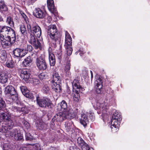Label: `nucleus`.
Instances as JSON below:
<instances>
[{
  "label": "nucleus",
  "instance_id": "f257e3e1",
  "mask_svg": "<svg viewBox=\"0 0 150 150\" xmlns=\"http://www.w3.org/2000/svg\"><path fill=\"white\" fill-rule=\"evenodd\" d=\"M47 32L52 39V46L54 48H55L57 46L59 47V50H58L57 53L58 55V58L60 59L61 58L62 52V44H60V34H59L57 32L56 25H50L48 27Z\"/></svg>",
  "mask_w": 150,
  "mask_h": 150
},
{
  "label": "nucleus",
  "instance_id": "f03ea898",
  "mask_svg": "<svg viewBox=\"0 0 150 150\" xmlns=\"http://www.w3.org/2000/svg\"><path fill=\"white\" fill-rule=\"evenodd\" d=\"M27 29L28 33L30 34L29 42L35 48L41 49V44L39 40L36 37L40 38V36L42 31L40 27L36 24L31 27L30 24L27 25Z\"/></svg>",
  "mask_w": 150,
  "mask_h": 150
},
{
  "label": "nucleus",
  "instance_id": "7ed1b4c3",
  "mask_svg": "<svg viewBox=\"0 0 150 150\" xmlns=\"http://www.w3.org/2000/svg\"><path fill=\"white\" fill-rule=\"evenodd\" d=\"M107 103H96V106H94V107L95 110H99V112L98 111V114H100L102 113L103 114H107V111L108 110V106L112 105L113 103L115 102L113 99L111 97L110 98H107Z\"/></svg>",
  "mask_w": 150,
  "mask_h": 150
},
{
  "label": "nucleus",
  "instance_id": "20e7f679",
  "mask_svg": "<svg viewBox=\"0 0 150 150\" xmlns=\"http://www.w3.org/2000/svg\"><path fill=\"white\" fill-rule=\"evenodd\" d=\"M51 82L52 83V86L53 89L57 92H60L61 91L60 85L61 83V79L58 73L54 72L52 75Z\"/></svg>",
  "mask_w": 150,
  "mask_h": 150
},
{
  "label": "nucleus",
  "instance_id": "39448f33",
  "mask_svg": "<svg viewBox=\"0 0 150 150\" xmlns=\"http://www.w3.org/2000/svg\"><path fill=\"white\" fill-rule=\"evenodd\" d=\"M1 42L3 47L8 48L11 45L13 44L16 40V36L11 37L9 36H0Z\"/></svg>",
  "mask_w": 150,
  "mask_h": 150
},
{
  "label": "nucleus",
  "instance_id": "423d86ee",
  "mask_svg": "<svg viewBox=\"0 0 150 150\" xmlns=\"http://www.w3.org/2000/svg\"><path fill=\"white\" fill-rule=\"evenodd\" d=\"M73 91L74 93L73 96L74 100L78 101L80 98V89L81 88L79 83L78 80L74 79L72 82Z\"/></svg>",
  "mask_w": 150,
  "mask_h": 150
},
{
  "label": "nucleus",
  "instance_id": "0eeeda50",
  "mask_svg": "<svg viewBox=\"0 0 150 150\" xmlns=\"http://www.w3.org/2000/svg\"><path fill=\"white\" fill-rule=\"evenodd\" d=\"M65 48L66 50L68 56H70L72 53V46L71 38L68 33L65 32Z\"/></svg>",
  "mask_w": 150,
  "mask_h": 150
},
{
  "label": "nucleus",
  "instance_id": "6e6552de",
  "mask_svg": "<svg viewBox=\"0 0 150 150\" xmlns=\"http://www.w3.org/2000/svg\"><path fill=\"white\" fill-rule=\"evenodd\" d=\"M36 102L39 106L43 108H51L52 103L51 101L47 98H40L37 97Z\"/></svg>",
  "mask_w": 150,
  "mask_h": 150
},
{
  "label": "nucleus",
  "instance_id": "1a4fd4ad",
  "mask_svg": "<svg viewBox=\"0 0 150 150\" xmlns=\"http://www.w3.org/2000/svg\"><path fill=\"white\" fill-rule=\"evenodd\" d=\"M36 64L38 68L40 70H44L47 68V64L45 62V56L41 54L37 58Z\"/></svg>",
  "mask_w": 150,
  "mask_h": 150
},
{
  "label": "nucleus",
  "instance_id": "9d476101",
  "mask_svg": "<svg viewBox=\"0 0 150 150\" xmlns=\"http://www.w3.org/2000/svg\"><path fill=\"white\" fill-rule=\"evenodd\" d=\"M9 36L11 37H15L16 35L14 30L11 28L7 26H3L0 31V36Z\"/></svg>",
  "mask_w": 150,
  "mask_h": 150
},
{
  "label": "nucleus",
  "instance_id": "9b49d317",
  "mask_svg": "<svg viewBox=\"0 0 150 150\" xmlns=\"http://www.w3.org/2000/svg\"><path fill=\"white\" fill-rule=\"evenodd\" d=\"M4 92L6 94H9L11 96H14V98H12L13 100H17L18 99V95L16 91L15 88L12 86L8 85L5 88Z\"/></svg>",
  "mask_w": 150,
  "mask_h": 150
},
{
  "label": "nucleus",
  "instance_id": "f8f14e48",
  "mask_svg": "<svg viewBox=\"0 0 150 150\" xmlns=\"http://www.w3.org/2000/svg\"><path fill=\"white\" fill-rule=\"evenodd\" d=\"M122 120V116L119 113L116 111L114 112L112 116L111 122V125L119 126L120 121Z\"/></svg>",
  "mask_w": 150,
  "mask_h": 150
},
{
  "label": "nucleus",
  "instance_id": "ddd939ff",
  "mask_svg": "<svg viewBox=\"0 0 150 150\" xmlns=\"http://www.w3.org/2000/svg\"><path fill=\"white\" fill-rule=\"evenodd\" d=\"M47 5L49 10L55 17L58 16L57 11L55 8L53 0H47Z\"/></svg>",
  "mask_w": 150,
  "mask_h": 150
},
{
  "label": "nucleus",
  "instance_id": "4468645a",
  "mask_svg": "<svg viewBox=\"0 0 150 150\" xmlns=\"http://www.w3.org/2000/svg\"><path fill=\"white\" fill-rule=\"evenodd\" d=\"M19 150H41L39 144H29L26 146L21 147Z\"/></svg>",
  "mask_w": 150,
  "mask_h": 150
},
{
  "label": "nucleus",
  "instance_id": "2eb2a0df",
  "mask_svg": "<svg viewBox=\"0 0 150 150\" xmlns=\"http://www.w3.org/2000/svg\"><path fill=\"white\" fill-rule=\"evenodd\" d=\"M102 83L103 82L101 78L100 77H97L94 83L95 85V88L96 89V92L98 94H100L101 92V89L103 87Z\"/></svg>",
  "mask_w": 150,
  "mask_h": 150
},
{
  "label": "nucleus",
  "instance_id": "dca6fc26",
  "mask_svg": "<svg viewBox=\"0 0 150 150\" xmlns=\"http://www.w3.org/2000/svg\"><path fill=\"white\" fill-rule=\"evenodd\" d=\"M13 54L16 57L21 58L25 55L26 53L23 49L16 48L13 50Z\"/></svg>",
  "mask_w": 150,
  "mask_h": 150
},
{
  "label": "nucleus",
  "instance_id": "f3484780",
  "mask_svg": "<svg viewBox=\"0 0 150 150\" xmlns=\"http://www.w3.org/2000/svg\"><path fill=\"white\" fill-rule=\"evenodd\" d=\"M33 15L37 18H43L46 16V13L45 11L38 8L35 9L33 13Z\"/></svg>",
  "mask_w": 150,
  "mask_h": 150
},
{
  "label": "nucleus",
  "instance_id": "a211bd4d",
  "mask_svg": "<svg viewBox=\"0 0 150 150\" xmlns=\"http://www.w3.org/2000/svg\"><path fill=\"white\" fill-rule=\"evenodd\" d=\"M21 78L26 82H28L30 75V72L28 70H21L20 74Z\"/></svg>",
  "mask_w": 150,
  "mask_h": 150
},
{
  "label": "nucleus",
  "instance_id": "6ab92c4d",
  "mask_svg": "<svg viewBox=\"0 0 150 150\" xmlns=\"http://www.w3.org/2000/svg\"><path fill=\"white\" fill-rule=\"evenodd\" d=\"M20 89L23 95L28 98H32L33 97V94L26 87L23 86L20 87Z\"/></svg>",
  "mask_w": 150,
  "mask_h": 150
},
{
  "label": "nucleus",
  "instance_id": "aec40b11",
  "mask_svg": "<svg viewBox=\"0 0 150 150\" xmlns=\"http://www.w3.org/2000/svg\"><path fill=\"white\" fill-rule=\"evenodd\" d=\"M5 121L6 122V125L7 126H5L4 128L5 130H7L8 131V129H10L12 128L14 126V122L13 119L12 117H11L8 120H7Z\"/></svg>",
  "mask_w": 150,
  "mask_h": 150
},
{
  "label": "nucleus",
  "instance_id": "412c9836",
  "mask_svg": "<svg viewBox=\"0 0 150 150\" xmlns=\"http://www.w3.org/2000/svg\"><path fill=\"white\" fill-rule=\"evenodd\" d=\"M33 61L32 58L30 56L25 58L22 63V65L24 67L30 66Z\"/></svg>",
  "mask_w": 150,
  "mask_h": 150
},
{
  "label": "nucleus",
  "instance_id": "4be33fe9",
  "mask_svg": "<svg viewBox=\"0 0 150 150\" xmlns=\"http://www.w3.org/2000/svg\"><path fill=\"white\" fill-rule=\"evenodd\" d=\"M66 118L65 115L64 113H59L55 115L53 118V120H56L57 121H62Z\"/></svg>",
  "mask_w": 150,
  "mask_h": 150
},
{
  "label": "nucleus",
  "instance_id": "5701e85b",
  "mask_svg": "<svg viewBox=\"0 0 150 150\" xmlns=\"http://www.w3.org/2000/svg\"><path fill=\"white\" fill-rule=\"evenodd\" d=\"M80 123L84 127L86 126L88 122V120L86 115L83 114L81 115V117L80 119Z\"/></svg>",
  "mask_w": 150,
  "mask_h": 150
},
{
  "label": "nucleus",
  "instance_id": "b1692460",
  "mask_svg": "<svg viewBox=\"0 0 150 150\" xmlns=\"http://www.w3.org/2000/svg\"><path fill=\"white\" fill-rule=\"evenodd\" d=\"M11 117L9 112H6V111H4L1 112L0 114V118L5 121L8 120Z\"/></svg>",
  "mask_w": 150,
  "mask_h": 150
},
{
  "label": "nucleus",
  "instance_id": "393cba45",
  "mask_svg": "<svg viewBox=\"0 0 150 150\" xmlns=\"http://www.w3.org/2000/svg\"><path fill=\"white\" fill-rule=\"evenodd\" d=\"M36 126L37 129L38 130L45 129L47 128L46 124L41 121H38L36 123Z\"/></svg>",
  "mask_w": 150,
  "mask_h": 150
},
{
  "label": "nucleus",
  "instance_id": "a878e982",
  "mask_svg": "<svg viewBox=\"0 0 150 150\" xmlns=\"http://www.w3.org/2000/svg\"><path fill=\"white\" fill-rule=\"evenodd\" d=\"M49 58L51 66H53L55 63V57L54 55L51 52L49 51Z\"/></svg>",
  "mask_w": 150,
  "mask_h": 150
},
{
  "label": "nucleus",
  "instance_id": "bb28decb",
  "mask_svg": "<svg viewBox=\"0 0 150 150\" xmlns=\"http://www.w3.org/2000/svg\"><path fill=\"white\" fill-rule=\"evenodd\" d=\"M6 22L11 27H14V24L13 18L11 17L10 16L7 17Z\"/></svg>",
  "mask_w": 150,
  "mask_h": 150
},
{
  "label": "nucleus",
  "instance_id": "cd10ccee",
  "mask_svg": "<svg viewBox=\"0 0 150 150\" xmlns=\"http://www.w3.org/2000/svg\"><path fill=\"white\" fill-rule=\"evenodd\" d=\"M7 80V76L4 74L0 73V82L3 83H5Z\"/></svg>",
  "mask_w": 150,
  "mask_h": 150
},
{
  "label": "nucleus",
  "instance_id": "c85d7f7f",
  "mask_svg": "<svg viewBox=\"0 0 150 150\" xmlns=\"http://www.w3.org/2000/svg\"><path fill=\"white\" fill-rule=\"evenodd\" d=\"M6 51L3 50H0V60L2 61H6Z\"/></svg>",
  "mask_w": 150,
  "mask_h": 150
},
{
  "label": "nucleus",
  "instance_id": "c756f323",
  "mask_svg": "<svg viewBox=\"0 0 150 150\" xmlns=\"http://www.w3.org/2000/svg\"><path fill=\"white\" fill-rule=\"evenodd\" d=\"M8 10L7 6L3 1L0 0V11H6Z\"/></svg>",
  "mask_w": 150,
  "mask_h": 150
},
{
  "label": "nucleus",
  "instance_id": "7c9ffc66",
  "mask_svg": "<svg viewBox=\"0 0 150 150\" xmlns=\"http://www.w3.org/2000/svg\"><path fill=\"white\" fill-rule=\"evenodd\" d=\"M20 31L22 35L24 36H27V32L25 25H20Z\"/></svg>",
  "mask_w": 150,
  "mask_h": 150
},
{
  "label": "nucleus",
  "instance_id": "2f4dec72",
  "mask_svg": "<svg viewBox=\"0 0 150 150\" xmlns=\"http://www.w3.org/2000/svg\"><path fill=\"white\" fill-rule=\"evenodd\" d=\"M67 106V104L65 101L64 100H62L60 104L61 110L62 111L66 110Z\"/></svg>",
  "mask_w": 150,
  "mask_h": 150
},
{
  "label": "nucleus",
  "instance_id": "473e14b6",
  "mask_svg": "<svg viewBox=\"0 0 150 150\" xmlns=\"http://www.w3.org/2000/svg\"><path fill=\"white\" fill-rule=\"evenodd\" d=\"M50 88L48 85H44L42 89V91L45 94H47L49 93Z\"/></svg>",
  "mask_w": 150,
  "mask_h": 150
},
{
  "label": "nucleus",
  "instance_id": "72a5a7b5",
  "mask_svg": "<svg viewBox=\"0 0 150 150\" xmlns=\"http://www.w3.org/2000/svg\"><path fill=\"white\" fill-rule=\"evenodd\" d=\"M77 143L81 147H84V146L86 145L83 140L80 137H78L77 139Z\"/></svg>",
  "mask_w": 150,
  "mask_h": 150
},
{
  "label": "nucleus",
  "instance_id": "f704fd0d",
  "mask_svg": "<svg viewBox=\"0 0 150 150\" xmlns=\"http://www.w3.org/2000/svg\"><path fill=\"white\" fill-rule=\"evenodd\" d=\"M72 122L71 121L66 122L65 123V127L67 131L70 130L72 128Z\"/></svg>",
  "mask_w": 150,
  "mask_h": 150
},
{
  "label": "nucleus",
  "instance_id": "c9c22d12",
  "mask_svg": "<svg viewBox=\"0 0 150 150\" xmlns=\"http://www.w3.org/2000/svg\"><path fill=\"white\" fill-rule=\"evenodd\" d=\"M15 139L17 140H22L23 137L22 134L18 132L17 131V133L14 136Z\"/></svg>",
  "mask_w": 150,
  "mask_h": 150
},
{
  "label": "nucleus",
  "instance_id": "e433bc0d",
  "mask_svg": "<svg viewBox=\"0 0 150 150\" xmlns=\"http://www.w3.org/2000/svg\"><path fill=\"white\" fill-rule=\"evenodd\" d=\"M70 68V64L69 62H67L66 63V64L65 68V70L66 71L67 73H68L69 75L70 74V73L69 71Z\"/></svg>",
  "mask_w": 150,
  "mask_h": 150
},
{
  "label": "nucleus",
  "instance_id": "4c0bfd02",
  "mask_svg": "<svg viewBox=\"0 0 150 150\" xmlns=\"http://www.w3.org/2000/svg\"><path fill=\"white\" fill-rule=\"evenodd\" d=\"M18 112H23L25 113H27L28 112V110L27 108L25 106H24L22 107H18Z\"/></svg>",
  "mask_w": 150,
  "mask_h": 150
},
{
  "label": "nucleus",
  "instance_id": "58836bf2",
  "mask_svg": "<svg viewBox=\"0 0 150 150\" xmlns=\"http://www.w3.org/2000/svg\"><path fill=\"white\" fill-rule=\"evenodd\" d=\"M6 65L7 67L10 68H12L14 67L13 63L12 61L7 62L6 63Z\"/></svg>",
  "mask_w": 150,
  "mask_h": 150
},
{
  "label": "nucleus",
  "instance_id": "ea45409f",
  "mask_svg": "<svg viewBox=\"0 0 150 150\" xmlns=\"http://www.w3.org/2000/svg\"><path fill=\"white\" fill-rule=\"evenodd\" d=\"M20 14L22 16V17L24 19L25 21L26 22L27 25L28 24H29L28 21V18L26 15L22 11L20 12Z\"/></svg>",
  "mask_w": 150,
  "mask_h": 150
},
{
  "label": "nucleus",
  "instance_id": "a19ab883",
  "mask_svg": "<svg viewBox=\"0 0 150 150\" xmlns=\"http://www.w3.org/2000/svg\"><path fill=\"white\" fill-rule=\"evenodd\" d=\"M4 150H12V146L9 144H5L3 146Z\"/></svg>",
  "mask_w": 150,
  "mask_h": 150
},
{
  "label": "nucleus",
  "instance_id": "79ce46f5",
  "mask_svg": "<svg viewBox=\"0 0 150 150\" xmlns=\"http://www.w3.org/2000/svg\"><path fill=\"white\" fill-rule=\"evenodd\" d=\"M31 81L34 85H37L40 83V81L38 79L35 78H32Z\"/></svg>",
  "mask_w": 150,
  "mask_h": 150
},
{
  "label": "nucleus",
  "instance_id": "37998d69",
  "mask_svg": "<svg viewBox=\"0 0 150 150\" xmlns=\"http://www.w3.org/2000/svg\"><path fill=\"white\" fill-rule=\"evenodd\" d=\"M5 106V102L0 98V110H2Z\"/></svg>",
  "mask_w": 150,
  "mask_h": 150
},
{
  "label": "nucleus",
  "instance_id": "c03bdc74",
  "mask_svg": "<svg viewBox=\"0 0 150 150\" xmlns=\"http://www.w3.org/2000/svg\"><path fill=\"white\" fill-rule=\"evenodd\" d=\"M25 138L27 140L31 141L33 139V137L28 132H26L25 133Z\"/></svg>",
  "mask_w": 150,
  "mask_h": 150
},
{
  "label": "nucleus",
  "instance_id": "a18cd8bd",
  "mask_svg": "<svg viewBox=\"0 0 150 150\" xmlns=\"http://www.w3.org/2000/svg\"><path fill=\"white\" fill-rule=\"evenodd\" d=\"M119 127L117 126H112V125H111V129L112 131L114 133L117 132L119 130Z\"/></svg>",
  "mask_w": 150,
  "mask_h": 150
},
{
  "label": "nucleus",
  "instance_id": "49530a36",
  "mask_svg": "<svg viewBox=\"0 0 150 150\" xmlns=\"http://www.w3.org/2000/svg\"><path fill=\"white\" fill-rule=\"evenodd\" d=\"M23 123V124L24 126L27 129H28L30 127L29 124L26 121L24 120Z\"/></svg>",
  "mask_w": 150,
  "mask_h": 150
},
{
  "label": "nucleus",
  "instance_id": "de8ad7c7",
  "mask_svg": "<svg viewBox=\"0 0 150 150\" xmlns=\"http://www.w3.org/2000/svg\"><path fill=\"white\" fill-rule=\"evenodd\" d=\"M89 117L92 121H93L95 119V117L94 115V113L91 111L89 112Z\"/></svg>",
  "mask_w": 150,
  "mask_h": 150
},
{
  "label": "nucleus",
  "instance_id": "09e8293b",
  "mask_svg": "<svg viewBox=\"0 0 150 150\" xmlns=\"http://www.w3.org/2000/svg\"><path fill=\"white\" fill-rule=\"evenodd\" d=\"M17 133V130L16 129H13L10 132V135L11 137H14L15 135Z\"/></svg>",
  "mask_w": 150,
  "mask_h": 150
},
{
  "label": "nucleus",
  "instance_id": "8fccbe9b",
  "mask_svg": "<svg viewBox=\"0 0 150 150\" xmlns=\"http://www.w3.org/2000/svg\"><path fill=\"white\" fill-rule=\"evenodd\" d=\"M12 111L14 112H18V107H17L16 106H12L11 107L9 108Z\"/></svg>",
  "mask_w": 150,
  "mask_h": 150
},
{
  "label": "nucleus",
  "instance_id": "3c124183",
  "mask_svg": "<svg viewBox=\"0 0 150 150\" xmlns=\"http://www.w3.org/2000/svg\"><path fill=\"white\" fill-rule=\"evenodd\" d=\"M46 76L44 73H41L38 75V77L41 79H43L46 77Z\"/></svg>",
  "mask_w": 150,
  "mask_h": 150
},
{
  "label": "nucleus",
  "instance_id": "603ef678",
  "mask_svg": "<svg viewBox=\"0 0 150 150\" xmlns=\"http://www.w3.org/2000/svg\"><path fill=\"white\" fill-rule=\"evenodd\" d=\"M33 49L32 46L30 45H28L27 46V50L29 52L31 51Z\"/></svg>",
  "mask_w": 150,
  "mask_h": 150
},
{
  "label": "nucleus",
  "instance_id": "864d4df0",
  "mask_svg": "<svg viewBox=\"0 0 150 150\" xmlns=\"http://www.w3.org/2000/svg\"><path fill=\"white\" fill-rule=\"evenodd\" d=\"M83 148H84L86 150H90L91 148H90L88 145L86 144V145L84 146V147H83Z\"/></svg>",
  "mask_w": 150,
  "mask_h": 150
},
{
  "label": "nucleus",
  "instance_id": "5fc2aeb1",
  "mask_svg": "<svg viewBox=\"0 0 150 150\" xmlns=\"http://www.w3.org/2000/svg\"><path fill=\"white\" fill-rule=\"evenodd\" d=\"M46 16L47 17V19L48 20V22L49 23H50V22L52 20V18L51 17V16H48L47 14H46V16L45 17H46Z\"/></svg>",
  "mask_w": 150,
  "mask_h": 150
},
{
  "label": "nucleus",
  "instance_id": "6e6d98bb",
  "mask_svg": "<svg viewBox=\"0 0 150 150\" xmlns=\"http://www.w3.org/2000/svg\"><path fill=\"white\" fill-rule=\"evenodd\" d=\"M4 18L0 14V22H4Z\"/></svg>",
  "mask_w": 150,
  "mask_h": 150
},
{
  "label": "nucleus",
  "instance_id": "4d7b16f0",
  "mask_svg": "<svg viewBox=\"0 0 150 150\" xmlns=\"http://www.w3.org/2000/svg\"><path fill=\"white\" fill-rule=\"evenodd\" d=\"M70 150H77L76 148H74L73 147L71 146L70 147Z\"/></svg>",
  "mask_w": 150,
  "mask_h": 150
},
{
  "label": "nucleus",
  "instance_id": "13d9d810",
  "mask_svg": "<svg viewBox=\"0 0 150 150\" xmlns=\"http://www.w3.org/2000/svg\"><path fill=\"white\" fill-rule=\"evenodd\" d=\"M50 150H58L55 147H52L51 148Z\"/></svg>",
  "mask_w": 150,
  "mask_h": 150
},
{
  "label": "nucleus",
  "instance_id": "bf43d9fd",
  "mask_svg": "<svg viewBox=\"0 0 150 150\" xmlns=\"http://www.w3.org/2000/svg\"><path fill=\"white\" fill-rule=\"evenodd\" d=\"M90 72H91V78H93V72L91 71H90Z\"/></svg>",
  "mask_w": 150,
  "mask_h": 150
},
{
  "label": "nucleus",
  "instance_id": "052dcab7",
  "mask_svg": "<svg viewBox=\"0 0 150 150\" xmlns=\"http://www.w3.org/2000/svg\"><path fill=\"white\" fill-rule=\"evenodd\" d=\"M83 54V52H81L79 54L81 56H82V55Z\"/></svg>",
  "mask_w": 150,
  "mask_h": 150
},
{
  "label": "nucleus",
  "instance_id": "680f3d73",
  "mask_svg": "<svg viewBox=\"0 0 150 150\" xmlns=\"http://www.w3.org/2000/svg\"><path fill=\"white\" fill-rule=\"evenodd\" d=\"M2 91L1 88H0V96L1 95Z\"/></svg>",
  "mask_w": 150,
  "mask_h": 150
},
{
  "label": "nucleus",
  "instance_id": "e2e57ef3",
  "mask_svg": "<svg viewBox=\"0 0 150 150\" xmlns=\"http://www.w3.org/2000/svg\"><path fill=\"white\" fill-rule=\"evenodd\" d=\"M90 150H94L93 148H91Z\"/></svg>",
  "mask_w": 150,
  "mask_h": 150
},
{
  "label": "nucleus",
  "instance_id": "0e129e2a",
  "mask_svg": "<svg viewBox=\"0 0 150 150\" xmlns=\"http://www.w3.org/2000/svg\"><path fill=\"white\" fill-rule=\"evenodd\" d=\"M37 0H32V1H33V2H35V1H36Z\"/></svg>",
  "mask_w": 150,
  "mask_h": 150
},
{
  "label": "nucleus",
  "instance_id": "69168bd1",
  "mask_svg": "<svg viewBox=\"0 0 150 150\" xmlns=\"http://www.w3.org/2000/svg\"><path fill=\"white\" fill-rule=\"evenodd\" d=\"M3 132H5V131H4V130L3 129Z\"/></svg>",
  "mask_w": 150,
  "mask_h": 150
},
{
  "label": "nucleus",
  "instance_id": "338daca9",
  "mask_svg": "<svg viewBox=\"0 0 150 150\" xmlns=\"http://www.w3.org/2000/svg\"><path fill=\"white\" fill-rule=\"evenodd\" d=\"M79 52H77V53H78Z\"/></svg>",
  "mask_w": 150,
  "mask_h": 150
}]
</instances>
